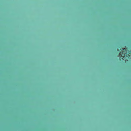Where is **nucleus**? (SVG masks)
<instances>
[{
  "mask_svg": "<svg viewBox=\"0 0 131 131\" xmlns=\"http://www.w3.org/2000/svg\"><path fill=\"white\" fill-rule=\"evenodd\" d=\"M120 50L117 49V50L119 52V59L120 60H121V56L122 58H124L125 61H126L128 60V59H131V50H127V48L122 49L121 47H119Z\"/></svg>",
  "mask_w": 131,
  "mask_h": 131,
  "instance_id": "obj_1",
  "label": "nucleus"
}]
</instances>
